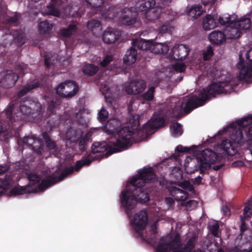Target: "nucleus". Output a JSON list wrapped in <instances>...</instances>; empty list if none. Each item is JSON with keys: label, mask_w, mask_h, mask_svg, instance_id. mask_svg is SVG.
I'll return each instance as SVG.
<instances>
[{"label": "nucleus", "mask_w": 252, "mask_h": 252, "mask_svg": "<svg viewBox=\"0 0 252 252\" xmlns=\"http://www.w3.org/2000/svg\"><path fill=\"white\" fill-rule=\"evenodd\" d=\"M228 81L219 82L211 84L206 90H204L197 97L195 96H186L181 98L176 97L170 99V106L173 117H179L183 110L189 112L193 109L203 105L209 95L225 92L224 87L228 86Z\"/></svg>", "instance_id": "1"}, {"label": "nucleus", "mask_w": 252, "mask_h": 252, "mask_svg": "<svg viewBox=\"0 0 252 252\" xmlns=\"http://www.w3.org/2000/svg\"><path fill=\"white\" fill-rule=\"evenodd\" d=\"M92 160L90 159H83L78 161L75 167H71L63 170L60 177L57 178L54 174L48 176L45 180H42L36 174L32 173L29 175L30 184L26 186H17L12 189L10 191V195H18L27 193L41 191L46 188L55 183L62 181L65 177L72 173L74 170L78 171L83 166L88 165Z\"/></svg>", "instance_id": "2"}, {"label": "nucleus", "mask_w": 252, "mask_h": 252, "mask_svg": "<svg viewBox=\"0 0 252 252\" xmlns=\"http://www.w3.org/2000/svg\"><path fill=\"white\" fill-rule=\"evenodd\" d=\"M131 117L129 120L131 130L129 127H125L119 130L117 134L116 142L110 144L109 146L106 142L95 143L92 147L93 153H103L109 149V151L105 154L106 156H108L113 153L121 151L128 146L132 137V130L136 129L139 125V116L135 114Z\"/></svg>", "instance_id": "3"}, {"label": "nucleus", "mask_w": 252, "mask_h": 252, "mask_svg": "<svg viewBox=\"0 0 252 252\" xmlns=\"http://www.w3.org/2000/svg\"><path fill=\"white\" fill-rule=\"evenodd\" d=\"M187 244H182L178 234H170L162 238L157 246L158 252H191L196 242V236L193 234H188ZM193 252H202L200 250Z\"/></svg>", "instance_id": "4"}, {"label": "nucleus", "mask_w": 252, "mask_h": 252, "mask_svg": "<svg viewBox=\"0 0 252 252\" xmlns=\"http://www.w3.org/2000/svg\"><path fill=\"white\" fill-rule=\"evenodd\" d=\"M218 159L216 154L209 149L203 151L196 158H187L185 161V169L188 173L200 170L203 173L211 167Z\"/></svg>", "instance_id": "5"}, {"label": "nucleus", "mask_w": 252, "mask_h": 252, "mask_svg": "<svg viewBox=\"0 0 252 252\" xmlns=\"http://www.w3.org/2000/svg\"><path fill=\"white\" fill-rule=\"evenodd\" d=\"M249 121H252L250 118H248L239 122L238 125L236 123H234L224 128V131L228 130L232 133L231 139L233 140V142L228 139H226L222 142L220 148L222 149L224 153L229 156H233L236 153L238 144L240 143L243 138L242 130L240 128L241 125H246V124L245 123Z\"/></svg>", "instance_id": "6"}, {"label": "nucleus", "mask_w": 252, "mask_h": 252, "mask_svg": "<svg viewBox=\"0 0 252 252\" xmlns=\"http://www.w3.org/2000/svg\"><path fill=\"white\" fill-rule=\"evenodd\" d=\"M132 225L135 231L144 240L148 242L155 237L157 233V222H155L151 227L149 232L144 231L148 222L147 213L145 211L142 210L136 213L131 219Z\"/></svg>", "instance_id": "7"}, {"label": "nucleus", "mask_w": 252, "mask_h": 252, "mask_svg": "<svg viewBox=\"0 0 252 252\" xmlns=\"http://www.w3.org/2000/svg\"><path fill=\"white\" fill-rule=\"evenodd\" d=\"M40 107V104L38 103L25 100L21 105L20 111H18V107L17 106L12 104L7 108L5 114L11 123L16 122L23 119L24 115L30 114L32 109H33V111H34V108H36L37 110Z\"/></svg>", "instance_id": "8"}, {"label": "nucleus", "mask_w": 252, "mask_h": 252, "mask_svg": "<svg viewBox=\"0 0 252 252\" xmlns=\"http://www.w3.org/2000/svg\"><path fill=\"white\" fill-rule=\"evenodd\" d=\"M234 15H229L224 14L221 17L219 18L220 24L221 25H226L227 26L225 33L226 38L229 39H235L239 37L242 32L239 28L234 25Z\"/></svg>", "instance_id": "9"}, {"label": "nucleus", "mask_w": 252, "mask_h": 252, "mask_svg": "<svg viewBox=\"0 0 252 252\" xmlns=\"http://www.w3.org/2000/svg\"><path fill=\"white\" fill-rule=\"evenodd\" d=\"M181 188L172 187L169 191L171 195L177 201L183 202L188 197V191L193 189V186L188 181L182 182L179 184Z\"/></svg>", "instance_id": "10"}, {"label": "nucleus", "mask_w": 252, "mask_h": 252, "mask_svg": "<svg viewBox=\"0 0 252 252\" xmlns=\"http://www.w3.org/2000/svg\"><path fill=\"white\" fill-rule=\"evenodd\" d=\"M155 177V175L151 169H144L134 177L126 186L129 185V190L132 191V188L142 187L145 184L146 181H151L154 179Z\"/></svg>", "instance_id": "11"}, {"label": "nucleus", "mask_w": 252, "mask_h": 252, "mask_svg": "<svg viewBox=\"0 0 252 252\" xmlns=\"http://www.w3.org/2000/svg\"><path fill=\"white\" fill-rule=\"evenodd\" d=\"M245 55L248 61L246 63H244V64L243 60L242 59L243 53H241L239 55L240 61L239 66V67L241 68V70L239 78L241 80L251 77L252 76V48H251Z\"/></svg>", "instance_id": "12"}, {"label": "nucleus", "mask_w": 252, "mask_h": 252, "mask_svg": "<svg viewBox=\"0 0 252 252\" xmlns=\"http://www.w3.org/2000/svg\"><path fill=\"white\" fill-rule=\"evenodd\" d=\"M129 185L126 186V189L122 191L120 196L121 205L127 214L128 211L133 209L137 202L132 191L129 190Z\"/></svg>", "instance_id": "13"}, {"label": "nucleus", "mask_w": 252, "mask_h": 252, "mask_svg": "<svg viewBox=\"0 0 252 252\" xmlns=\"http://www.w3.org/2000/svg\"><path fill=\"white\" fill-rule=\"evenodd\" d=\"M78 91L77 85L72 81L65 82L60 84L56 88L57 93L62 97H71Z\"/></svg>", "instance_id": "14"}, {"label": "nucleus", "mask_w": 252, "mask_h": 252, "mask_svg": "<svg viewBox=\"0 0 252 252\" xmlns=\"http://www.w3.org/2000/svg\"><path fill=\"white\" fill-rule=\"evenodd\" d=\"M146 84L142 80H133L126 82L123 90L129 94H136L142 93L146 88Z\"/></svg>", "instance_id": "15"}, {"label": "nucleus", "mask_w": 252, "mask_h": 252, "mask_svg": "<svg viewBox=\"0 0 252 252\" xmlns=\"http://www.w3.org/2000/svg\"><path fill=\"white\" fill-rule=\"evenodd\" d=\"M164 124V121L162 117L154 116L147 124L144 125L143 129L138 131V134L151 133L154 129L163 126Z\"/></svg>", "instance_id": "16"}, {"label": "nucleus", "mask_w": 252, "mask_h": 252, "mask_svg": "<svg viewBox=\"0 0 252 252\" xmlns=\"http://www.w3.org/2000/svg\"><path fill=\"white\" fill-rule=\"evenodd\" d=\"M63 0H51L50 2L46 6L42 12L44 15H50L55 17H60L62 15L61 12L58 7L63 4Z\"/></svg>", "instance_id": "17"}, {"label": "nucleus", "mask_w": 252, "mask_h": 252, "mask_svg": "<svg viewBox=\"0 0 252 252\" xmlns=\"http://www.w3.org/2000/svg\"><path fill=\"white\" fill-rule=\"evenodd\" d=\"M189 52V49L186 45L184 44L176 45L171 50L170 56L173 59L181 60L188 55Z\"/></svg>", "instance_id": "18"}, {"label": "nucleus", "mask_w": 252, "mask_h": 252, "mask_svg": "<svg viewBox=\"0 0 252 252\" xmlns=\"http://www.w3.org/2000/svg\"><path fill=\"white\" fill-rule=\"evenodd\" d=\"M218 16L207 15L203 20V27L205 30H210L218 27L220 24L219 18Z\"/></svg>", "instance_id": "19"}, {"label": "nucleus", "mask_w": 252, "mask_h": 252, "mask_svg": "<svg viewBox=\"0 0 252 252\" xmlns=\"http://www.w3.org/2000/svg\"><path fill=\"white\" fill-rule=\"evenodd\" d=\"M155 0H140L137 2L134 7L135 12H147L150 9H153V6L155 5Z\"/></svg>", "instance_id": "20"}, {"label": "nucleus", "mask_w": 252, "mask_h": 252, "mask_svg": "<svg viewBox=\"0 0 252 252\" xmlns=\"http://www.w3.org/2000/svg\"><path fill=\"white\" fill-rule=\"evenodd\" d=\"M100 89L104 95L106 102L110 106L115 105L116 102L115 100L116 93L106 85H104L103 87L102 86Z\"/></svg>", "instance_id": "21"}, {"label": "nucleus", "mask_w": 252, "mask_h": 252, "mask_svg": "<svg viewBox=\"0 0 252 252\" xmlns=\"http://www.w3.org/2000/svg\"><path fill=\"white\" fill-rule=\"evenodd\" d=\"M23 143L25 145L32 146V149L36 153H41V141L38 139L33 137H25L23 138Z\"/></svg>", "instance_id": "22"}, {"label": "nucleus", "mask_w": 252, "mask_h": 252, "mask_svg": "<svg viewBox=\"0 0 252 252\" xmlns=\"http://www.w3.org/2000/svg\"><path fill=\"white\" fill-rule=\"evenodd\" d=\"M225 33L219 31H214L209 35V39L213 44L220 45L223 43L226 40Z\"/></svg>", "instance_id": "23"}, {"label": "nucleus", "mask_w": 252, "mask_h": 252, "mask_svg": "<svg viewBox=\"0 0 252 252\" xmlns=\"http://www.w3.org/2000/svg\"><path fill=\"white\" fill-rule=\"evenodd\" d=\"M18 76L12 71H8L4 77L0 81V83L5 87H11L14 86L18 79Z\"/></svg>", "instance_id": "24"}, {"label": "nucleus", "mask_w": 252, "mask_h": 252, "mask_svg": "<svg viewBox=\"0 0 252 252\" xmlns=\"http://www.w3.org/2000/svg\"><path fill=\"white\" fill-rule=\"evenodd\" d=\"M119 38L117 32L112 28L107 29L104 32L102 35V39L106 43H112L116 41Z\"/></svg>", "instance_id": "25"}, {"label": "nucleus", "mask_w": 252, "mask_h": 252, "mask_svg": "<svg viewBox=\"0 0 252 252\" xmlns=\"http://www.w3.org/2000/svg\"><path fill=\"white\" fill-rule=\"evenodd\" d=\"M169 51V47L165 44L152 41L150 51L157 54H164Z\"/></svg>", "instance_id": "26"}, {"label": "nucleus", "mask_w": 252, "mask_h": 252, "mask_svg": "<svg viewBox=\"0 0 252 252\" xmlns=\"http://www.w3.org/2000/svg\"><path fill=\"white\" fill-rule=\"evenodd\" d=\"M53 27V24L47 21L41 22L38 25L39 33L41 35L47 36L50 34Z\"/></svg>", "instance_id": "27"}, {"label": "nucleus", "mask_w": 252, "mask_h": 252, "mask_svg": "<svg viewBox=\"0 0 252 252\" xmlns=\"http://www.w3.org/2000/svg\"><path fill=\"white\" fill-rule=\"evenodd\" d=\"M137 55V51L134 47H131L128 50L124 58V62L127 64H131L135 63Z\"/></svg>", "instance_id": "28"}, {"label": "nucleus", "mask_w": 252, "mask_h": 252, "mask_svg": "<svg viewBox=\"0 0 252 252\" xmlns=\"http://www.w3.org/2000/svg\"><path fill=\"white\" fill-rule=\"evenodd\" d=\"M234 25L237 26V28L238 27L242 32L243 31L249 29L251 26V20L248 18H242L236 20L234 16Z\"/></svg>", "instance_id": "29"}, {"label": "nucleus", "mask_w": 252, "mask_h": 252, "mask_svg": "<svg viewBox=\"0 0 252 252\" xmlns=\"http://www.w3.org/2000/svg\"><path fill=\"white\" fill-rule=\"evenodd\" d=\"M161 9L160 7H156L153 9H149L145 13V17L148 21H153L158 19L161 14Z\"/></svg>", "instance_id": "30"}, {"label": "nucleus", "mask_w": 252, "mask_h": 252, "mask_svg": "<svg viewBox=\"0 0 252 252\" xmlns=\"http://www.w3.org/2000/svg\"><path fill=\"white\" fill-rule=\"evenodd\" d=\"M203 12V10L201 6L195 5L189 10L188 16L190 19L193 20L200 17Z\"/></svg>", "instance_id": "31"}, {"label": "nucleus", "mask_w": 252, "mask_h": 252, "mask_svg": "<svg viewBox=\"0 0 252 252\" xmlns=\"http://www.w3.org/2000/svg\"><path fill=\"white\" fill-rule=\"evenodd\" d=\"M152 41L146 40L143 39H136L133 42V46L137 47L143 50H150Z\"/></svg>", "instance_id": "32"}, {"label": "nucleus", "mask_w": 252, "mask_h": 252, "mask_svg": "<svg viewBox=\"0 0 252 252\" xmlns=\"http://www.w3.org/2000/svg\"><path fill=\"white\" fill-rule=\"evenodd\" d=\"M77 30V24L73 23L69 25L67 28H63L60 31V34L63 37H68L74 34Z\"/></svg>", "instance_id": "33"}, {"label": "nucleus", "mask_w": 252, "mask_h": 252, "mask_svg": "<svg viewBox=\"0 0 252 252\" xmlns=\"http://www.w3.org/2000/svg\"><path fill=\"white\" fill-rule=\"evenodd\" d=\"M82 132L80 130H76L74 129H70L66 134V138L70 142H74L79 140L82 136Z\"/></svg>", "instance_id": "34"}, {"label": "nucleus", "mask_w": 252, "mask_h": 252, "mask_svg": "<svg viewBox=\"0 0 252 252\" xmlns=\"http://www.w3.org/2000/svg\"><path fill=\"white\" fill-rule=\"evenodd\" d=\"M134 7L131 9H126L124 10V13L126 14L122 17L121 22L123 24L130 25L134 23L135 19L133 17H129V14L131 13L132 11L135 12L134 10Z\"/></svg>", "instance_id": "35"}, {"label": "nucleus", "mask_w": 252, "mask_h": 252, "mask_svg": "<svg viewBox=\"0 0 252 252\" xmlns=\"http://www.w3.org/2000/svg\"><path fill=\"white\" fill-rule=\"evenodd\" d=\"M155 93V87H150L146 93L143 94L140 97V100L141 101L142 104L144 103V101L145 100H152L154 98V94Z\"/></svg>", "instance_id": "36"}, {"label": "nucleus", "mask_w": 252, "mask_h": 252, "mask_svg": "<svg viewBox=\"0 0 252 252\" xmlns=\"http://www.w3.org/2000/svg\"><path fill=\"white\" fill-rule=\"evenodd\" d=\"M98 71V67L92 64H87L82 68V71L85 74L93 75Z\"/></svg>", "instance_id": "37"}, {"label": "nucleus", "mask_w": 252, "mask_h": 252, "mask_svg": "<svg viewBox=\"0 0 252 252\" xmlns=\"http://www.w3.org/2000/svg\"><path fill=\"white\" fill-rule=\"evenodd\" d=\"M87 26L89 29L94 31L99 32L102 30L99 22L95 20H92L89 21Z\"/></svg>", "instance_id": "38"}, {"label": "nucleus", "mask_w": 252, "mask_h": 252, "mask_svg": "<svg viewBox=\"0 0 252 252\" xmlns=\"http://www.w3.org/2000/svg\"><path fill=\"white\" fill-rule=\"evenodd\" d=\"M78 8L77 6L68 5L63 9V12L65 15H68L71 16H76L78 15Z\"/></svg>", "instance_id": "39"}, {"label": "nucleus", "mask_w": 252, "mask_h": 252, "mask_svg": "<svg viewBox=\"0 0 252 252\" xmlns=\"http://www.w3.org/2000/svg\"><path fill=\"white\" fill-rule=\"evenodd\" d=\"M170 131L172 134L175 136H180L183 132L181 126L178 123L173 124L171 126Z\"/></svg>", "instance_id": "40"}, {"label": "nucleus", "mask_w": 252, "mask_h": 252, "mask_svg": "<svg viewBox=\"0 0 252 252\" xmlns=\"http://www.w3.org/2000/svg\"><path fill=\"white\" fill-rule=\"evenodd\" d=\"M85 118V110L83 109H80L75 113L73 119L75 121L80 123L82 125L86 124Z\"/></svg>", "instance_id": "41"}, {"label": "nucleus", "mask_w": 252, "mask_h": 252, "mask_svg": "<svg viewBox=\"0 0 252 252\" xmlns=\"http://www.w3.org/2000/svg\"><path fill=\"white\" fill-rule=\"evenodd\" d=\"M11 178H9V177L5 178V181L2 180V179L0 178V195L3 194L5 192L10 184V181L12 180Z\"/></svg>", "instance_id": "42"}, {"label": "nucleus", "mask_w": 252, "mask_h": 252, "mask_svg": "<svg viewBox=\"0 0 252 252\" xmlns=\"http://www.w3.org/2000/svg\"><path fill=\"white\" fill-rule=\"evenodd\" d=\"M209 229L215 237H219V224L217 222H210L209 224Z\"/></svg>", "instance_id": "43"}, {"label": "nucleus", "mask_w": 252, "mask_h": 252, "mask_svg": "<svg viewBox=\"0 0 252 252\" xmlns=\"http://www.w3.org/2000/svg\"><path fill=\"white\" fill-rule=\"evenodd\" d=\"M38 86L37 82H32L31 84L27 85L19 93V95L22 96L30 90L33 89Z\"/></svg>", "instance_id": "44"}, {"label": "nucleus", "mask_w": 252, "mask_h": 252, "mask_svg": "<svg viewBox=\"0 0 252 252\" xmlns=\"http://www.w3.org/2000/svg\"><path fill=\"white\" fill-rule=\"evenodd\" d=\"M43 137L46 143L48 150L50 151L54 150L56 148V144L51 140L48 134L46 133H43Z\"/></svg>", "instance_id": "45"}, {"label": "nucleus", "mask_w": 252, "mask_h": 252, "mask_svg": "<svg viewBox=\"0 0 252 252\" xmlns=\"http://www.w3.org/2000/svg\"><path fill=\"white\" fill-rule=\"evenodd\" d=\"M197 205V202L195 200H189L186 202L184 201L182 203V205L185 207L188 210H191L194 209Z\"/></svg>", "instance_id": "46"}, {"label": "nucleus", "mask_w": 252, "mask_h": 252, "mask_svg": "<svg viewBox=\"0 0 252 252\" xmlns=\"http://www.w3.org/2000/svg\"><path fill=\"white\" fill-rule=\"evenodd\" d=\"M206 251L205 252H216L217 251L218 247L215 243L205 242Z\"/></svg>", "instance_id": "47"}, {"label": "nucleus", "mask_w": 252, "mask_h": 252, "mask_svg": "<svg viewBox=\"0 0 252 252\" xmlns=\"http://www.w3.org/2000/svg\"><path fill=\"white\" fill-rule=\"evenodd\" d=\"M213 55V50L211 46H208L203 52V57L204 60H208Z\"/></svg>", "instance_id": "48"}, {"label": "nucleus", "mask_w": 252, "mask_h": 252, "mask_svg": "<svg viewBox=\"0 0 252 252\" xmlns=\"http://www.w3.org/2000/svg\"><path fill=\"white\" fill-rule=\"evenodd\" d=\"M149 199L148 194L145 192H141L137 196V201H139L141 203H145L148 201Z\"/></svg>", "instance_id": "49"}, {"label": "nucleus", "mask_w": 252, "mask_h": 252, "mask_svg": "<svg viewBox=\"0 0 252 252\" xmlns=\"http://www.w3.org/2000/svg\"><path fill=\"white\" fill-rule=\"evenodd\" d=\"M86 2L93 7L101 6L104 3V0H86Z\"/></svg>", "instance_id": "50"}, {"label": "nucleus", "mask_w": 252, "mask_h": 252, "mask_svg": "<svg viewBox=\"0 0 252 252\" xmlns=\"http://www.w3.org/2000/svg\"><path fill=\"white\" fill-rule=\"evenodd\" d=\"M108 116V112L104 108H102L98 113V118L100 121H105Z\"/></svg>", "instance_id": "51"}, {"label": "nucleus", "mask_w": 252, "mask_h": 252, "mask_svg": "<svg viewBox=\"0 0 252 252\" xmlns=\"http://www.w3.org/2000/svg\"><path fill=\"white\" fill-rule=\"evenodd\" d=\"M116 10V9L115 7H110L108 9L107 11L103 14V16L105 18H112L115 16L114 13H115Z\"/></svg>", "instance_id": "52"}, {"label": "nucleus", "mask_w": 252, "mask_h": 252, "mask_svg": "<svg viewBox=\"0 0 252 252\" xmlns=\"http://www.w3.org/2000/svg\"><path fill=\"white\" fill-rule=\"evenodd\" d=\"M113 59L112 55H107L103 59V61L101 62V65L102 66H105L108 65Z\"/></svg>", "instance_id": "53"}, {"label": "nucleus", "mask_w": 252, "mask_h": 252, "mask_svg": "<svg viewBox=\"0 0 252 252\" xmlns=\"http://www.w3.org/2000/svg\"><path fill=\"white\" fill-rule=\"evenodd\" d=\"M173 27L169 24H164L162 25L160 29V32L161 33L169 32L172 31Z\"/></svg>", "instance_id": "54"}, {"label": "nucleus", "mask_w": 252, "mask_h": 252, "mask_svg": "<svg viewBox=\"0 0 252 252\" xmlns=\"http://www.w3.org/2000/svg\"><path fill=\"white\" fill-rule=\"evenodd\" d=\"M174 68L178 71L183 72L185 70V66L183 63H178L175 64Z\"/></svg>", "instance_id": "55"}, {"label": "nucleus", "mask_w": 252, "mask_h": 252, "mask_svg": "<svg viewBox=\"0 0 252 252\" xmlns=\"http://www.w3.org/2000/svg\"><path fill=\"white\" fill-rule=\"evenodd\" d=\"M87 141V139L85 137L82 138L79 141V148L81 150H84L85 149V144Z\"/></svg>", "instance_id": "56"}, {"label": "nucleus", "mask_w": 252, "mask_h": 252, "mask_svg": "<svg viewBox=\"0 0 252 252\" xmlns=\"http://www.w3.org/2000/svg\"><path fill=\"white\" fill-rule=\"evenodd\" d=\"M251 209V208L248 207V206H246L244 209V215L245 218L247 217H251L252 216V212H250L249 213V210Z\"/></svg>", "instance_id": "57"}, {"label": "nucleus", "mask_w": 252, "mask_h": 252, "mask_svg": "<svg viewBox=\"0 0 252 252\" xmlns=\"http://www.w3.org/2000/svg\"><path fill=\"white\" fill-rule=\"evenodd\" d=\"M248 118H250L252 121L250 122V121H249L248 122H246L245 124H246V125L243 126L242 125H241L240 128L242 129V128H243L244 127L249 126L250 124H251L252 123V116H249V117H246L245 118H243L240 120L236 121L235 123H236V124L238 125V123L239 122L242 121L245 119H247Z\"/></svg>", "instance_id": "58"}, {"label": "nucleus", "mask_w": 252, "mask_h": 252, "mask_svg": "<svg viewBox=\"0 0 252 252\" xmlns=\"http://www.w3.org/2000/svg\"><path fill=\"white\" fill-rule=\"evenodd\" d=\"M52 58H50L49 57H48L47 56H46L45 57V64L47 67H50L51 64L54 63V59Z\"/></svg>", "instance_id": "59"}, {"label": "nucleus", "mask_w": 252, "mask_h": 252, "mask_svg": "<svg viewBox=\"0 0 252 252\" xmlns=\"http://www.w3.org/2000/svg\"><path fill=\"white\" fill-rule=\"evenodd\" d=\"M245 141H252V126L249 128L248 133L246 134V138Z\"/></svg>", "instance_id": "60"}, {"label": "nucleus", "mask_w": 252, "mask_h": 252, "mask_svg": "<svg viewBox=\"0 0 252 252\" xmlns=\"http://www.w3.org/2000/svg\"><path fill=\"white\" fill-rule=\"evenodd\" d=\"M59 104V102H56L54 103V102H51L48 107V110L49 111H52L53 109L55 108L56 107V106L58 105Z\"/></svg>", "instance_id": "61"}, {"label": "nucleus", "mask_w": 252, "mask_h": 252, "mask_svg": "<svg viewBox=\"0 0 252 252\" xmlns=\"http://www.w3.org/2000/svg\"><path fill=\"white\" fill-rule=\"evenodd\" d=\"M176 149L179 152H186L188 151L187 147H183L181 145L178 146Z\"/></svg>", "instance_id": "62"}, {"label": "nucleus", "mask_w": 252, "mask_h": 252, "mask_svg": "<svg viewBox=\"0 0 252 252\" xmlns=\"http://www.w3.org/2000/svg\"><path fill=\"white\" fill-rule=\"evenodd\" d=\"M18 20V17L17 15H15L12 17H11L8 20V23L10 24H15Z\"/></svg>", "instance_id": "63"}, {"label": "nucleus", "mask_w": 252, "mask_h": 252, "mask_svg": "<svg viewBox=\"0 0 252 252\" xmlns=\"http://www.w3.org/2000/svg\"><path fill=\"white\" fill-rule=\"evenodd\" d=\"M9 127V126L8 125H3L2 123H0V134L3 132L4 130H6L8 127Z\"/></svg>", "instance_id": "64"}]
</instances>
